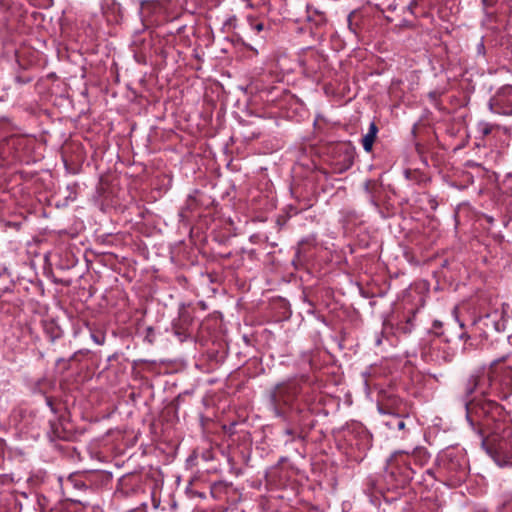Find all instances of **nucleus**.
<instances>
[{"instance_id": "3", "label": "nucleus", "mask_w": 512, "mask_h": 512, "mask_svg": "<svg viewBox=\"0 0 512 512\" xmlns=\"http://www.w3.org/2000/svg\"><path fill=\"white\" fill-rule=\"evenodd\" d=\"M273 397H274V401H276V402L280 401V397H281V388L280 387L277 388Z\"/></svg>"}, {"instance_id": "2", "label": "nucleus", "mask_w": 512, "mask_h": 512, "mask_svg": "<svg viewBox=\"0 0 512 512\" xmlns=\"http://www.w3.org/2000/svg\"><path fill=\"white\" fill-rule=\"evenodd\" d=\"M477 381H478V380H477V377L473 376V377L471 378V383H472V385H471V387L469 388V392H472V391L474 390V388L477 386Z\"/></svg>"}, {"instance_id": "5", "label": "nucleus", "mask_w": 512, "mask_h": 512, "mask_svg": "<svg viewBox=\"0 0 512 512\" xmlns=\"http://www.w3.org/2000/svg\"><path fill=\"white\" fill-rule=\"evenodd\" d=\"M255 29H256L257 31H261V30L263 29V24H261V23L257 24V25L255 26Z\"/></svg>"}, {"instance_id": "1", "label": "nucleus", "mask_w": 512, "mask_h": 512, "mask_svg": "<svg viewBox=\"0 0 512 512\" xmlns=\"http://www.w3.org/2000/svg\"><path fill=\"white\" fill-rule=\"evenodd\" d=\"M377 131L378 130H377L376 125L374 123H371L369 132L363 138V147L367 152L371 151V149H372L373 143L376 138Z\"/></svg>"}, {"instance_id": "6", "label": "nucleus", "mask_w": 512, "mask_h": 512, "mask_svg": "<svg viewBox=\"0 0 512 512\" xmlns=\"http://www.w3.org/2000/svg\"><path fill=\"white\" fill-rule=\"evenodd\" d=\"M386 425H387V426H389V427H391V422H389V421H388V422L386 423Z\"/></svg>"}, {"instance_id": "4", "label": "nucleus", "mask_w": 512, "mask_h": 512, "mask_svg": "<svg viewBox=\"0 0 512 512\" xmlns=\"http://www.w3.org/2000/svg\"><path fill=\"white\" fill-rule=\"evenodd\" d=\"M397 426H398V428H399L400 430L404 429V427H405V423H404V421H402V420H401V421H399V422L397 423Z\"/></svg>"}]
</instances>
